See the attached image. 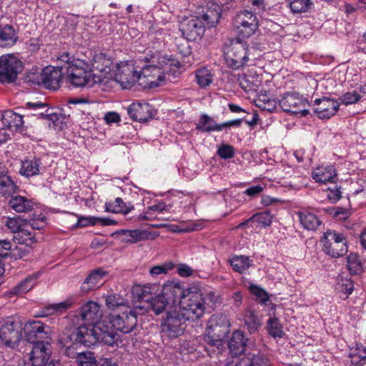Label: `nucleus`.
Returning a JSON list of instances; mask_svg holds the SVG:
<instances>
[{
    "instance_id": "obj_56",
    "label": "nucleus",
    "mask_w": 366,
    "mask_h": 366,
    "mask_svg": "<svg viewBox=\"0 0 366 366\" xmlns=\"http://www.w3.org/2000/svg\"><path fill=\"white\" fill-rule=\"evenodd\" d=\"M347 264L348 269L352 273H357L360 269V262L357 254L352 253L347 258Z\"/></svg>"
},
{
    "instance_id": "obj_29",
    "label": "nucleus",
    "mask_w": 366,
    "mask_h": 366,
    "mask_svg": "<svg viewBox=\"0 0 366 366\" xmlns=\"http://www.w3.org/2000/svg\"><path fill=\"white\" fill-rule=\"evenodd\" d=\"M272 221V215L269 212L257 213L244 222L240 223L237 228H243L245 225L251 224L256 228L268 227Z\"/></svg>"
},
{
    "instance_id": "obj_32",
    "label": "nucleus",
    "mask_w": 366,
    "mask_h": 366,
    "mask_svg": "<svg viewBox=\"0 0 366 366\" xmlns=\"http://www.w3.org/2000/svg\"><path fill=\"white\" fill-rule=\"evenodd\" d=\"M246 342L247 339L244 337V332L240 330H236L229 339L228 345L234 355H238L244 352Z\"/></svg>"
},
{
    "instance_id": "obj_44",
    "label": "nucleus",
    "mask_w": 366,
    "mask_h": 366,
    "mask_svg": "<svg viewBox=\"0 0 366 366\" xmlns=\"http://www.w3.org/2000/svg\"><path fill=\"white\" fill-rule=\"evenodd\" d=\"M167 210L164 202H159L147 208V211L138 216V220H153L156 218V212L161 213Z\"/></svg>"
},
{
    "instance_id": "obj_49",
    "label": "nucleus",
    "mask_w": 366,
    "mask_h": 366,
    "mask_svg": "<svg viewBox=\"0 0 366 366\" xmlns=\"http://www.w3.org/2000/svg\"><path fill=\"white\" fill-rule=\"evenodd\" d=\"M6 227L15 234L24 227H29L27 221L16 217L7 218L5 222Z\"/></svg>"
},
{
    "instance_id": "obj_55",
    "label": "nucleus",
    "mask_w": 366,
    "mask_h": 366,
    "mask_svg": "<svg viewBox=\"0 0 366 366\" xmlns=\"http://www.w3.org/2000/svg\"><path fill=\"white\" fill-rule=\"evenodd\" d=\"M354 289L353 283L350 280L341 278L338 280L336 290L345 295H350Z\"/></svg>"
},
{
    "instance_id": "obj_7",
    "label": "nucleus",
    "mask_w": 366,
    "mask_h": 366,
    "mask_svg": "<svg viewBox=\"0 0 366 366\" xmlns=\"http://www.w3.org/2000/svg\"><path fill=\"white\" fill-rule=\"evenodd\" d=\"M223 51L225 64L234 70L247 65L250 60L251 51L248 44L239 39L226 44Z\"/></svg>"
},
{
    "instance_id": "obj_30",
    "label": "nucleus",
    "mask_w": 366,
    "mask_h": 366,
    "mask_svg": "<svg viewBox=\"0 0 366 366\" xmlns=\"http://www.w3.org/2000/svg\"><path fill=\"white\" fill-rule=\"evenodd\" d=\"M18 39V32L12 26H0V47H11L16 43Z\"/></svg>"
},
{
    "instance_id": "obj_1",
    "label": "nucleus",
    "mask_w": 366,
    "mask_h": 366,
    "mask_svg": "<svg viewBox=\"0 0 366 366\" xmlns=\"http://www.w3.org/2000/svg\"><path fill=\"white\" fill-rule=\"evenodd\" d=\"M75 316L84 324L61 337L60 344L66 350L78 345L89 347L97 342L108 345L115 344V333L111 327L106 325V320H101L102 310L97 302H86L75 312Z\"/></svg>"
},
{
    "instance_id": "obj_52",
    "label": "nucleus",
    "mask_w": 366,
    "mask_h": 366,
    "mask_svg": "<svg viewBox=\"0 0 366 366\" xmlns=\"http://www.w3.org/2000/svg\"><path fill=\"white\" fill-rule=\"evenodd\" d=\"M250 293L254 295L262 304H265L269 300V294L262 287L254 284H250L249 287Z\"/></svg>"
},
{
    "instance_id": "obj_26",
    "label": "nucleus",
    "mask_w": 366,
    "mask_h": 366,
    "mask_svg": "<svg viewBox=\"0 0 366 366\" xmlns=\"http://www.w3.org/2000/svg\"><path fill=\"white\" fill-rule=\"evenodd\" d=\"M73 303V300L71 298H69L61 302L50 304L46 305L42 310L38 311L34 316L37 317H43L52 315H59L71 308Z\"/></svg>"
},
{
    "instance_id": "obj_36",
    "label": "nucleus",
    "mask_w": 366,
    "mask_h": 366,
    "mask_svg": "<svg viewBox=\"0 0 366 366\" xmlns=\"http://www.w3.org/2000/svg\"><path fill=\"white\" fill-rule=\"evenodd\" d=\"M197 129L203 132L222 131L221 124H217L211 117L206 114L201 115Z\"/></svg>"
},
{
    "instance_id": "obj_59",
    "label": "nucleus",
    "mask_w": 366,
    "mask_h": 366,
    "mask_svg": "<svg viewBox=\"0 0 366 366\" xmlns=\"http://www.w3.org/2000/svg\"><path fill=\"white\" fill-rule=\"evenodd\" d=\"M360 97V94L356 91L348 92L342 95L341 102L345 105L352 104L357 102Z\"/></svg>"
},
{
    "instance_id": "obj_43",
    "label": "nucleus",
    "mask_w": 366,
    "mask_h": 366,
    "mask_svg": "<svg viewBox=\"0 0 366 366\" xmlns=\"http://www.w3.org/2000/svg\"><path fill=\"white\" fill-rule=\"evenodd\" d=\"M106 305L112 310L120 309L122 311L125 310V307H129L127 300L117 294L107 296Z\"/></svg>"
},
{
    "instance_id": "obj_24",
    "label": "nucleus",
    "mask_w": 366,
    "mask_h": 366,
    "mask_svg": "<svg viewBox=\"0 0 366 366\" xmlns=\"http://www.w3.org/2000/svg\"><path fill=\"white\" fill-rule=\"evenodd\" d=\"M24 330L28 338L48 339L51 335L50 327L44 325L40 321H29L26 323Z\"/></svg>"
},
{
    "instance_id": "obj_11",
    "label": "nucleus",
    "mask_w": 366,
    "mask_h": 366,
    "mask_svg": "<svg viewBox=\"0 0 366 366\" xmlns=\"http://www.w3.org/2000/svg\"><path fill=\"white\" fill-rule=\"evenodd\" d=\"M321 242L323 251L332 257H342L347 252L348 247L346 238L342 234L334 230H328L325 232Z\"/></svg>"
},
{
    "instance_id": "obj_17",
    "label": "nucleus",
    "mask_w": 366,
    "mask_h": 366,
    "mask_svg": "<svg viewBox=\"0 0 366 366\" xmlns=\"http://www.w3.org/2000/svg\"><path fill=\"white\" fill-rule=\"evenodd\" d=\"M24 116H34L38 119H46L54 124L59 118L56 109L48 107L47 104L42 102H27L24 107Z\"/></svg>"
},
{
    "instance_id": "obj_60",
    "label": "nucleus",
    "mask_w": 366,
    "mask_h": 366,
    "mask_svg": "<svg viewBox=\"0 0 366 366\" xmlns=\"http://www.w3.org/2000/svg\"><path fill=\"white\" fill-rule=\"evenodd\" d=\"M326 193L327 199L332 202H336L341 198V192L337 185H334L332 188H328Z\"/></svg>"
},
{
    "instance_id": "obj_46",
    "label": "nucleus",
    "mask_w": 366,
    "mask_h": 366,
    "mask_svg": "<svg viewBox=\"0 0 366 366\" xmlns=\"http://www.w3.org/2000/svg\"><path fill=\"white\" fill-rule=\"evenodd\" d=\"M158 285L155 284H147L144 285H137L134 288V292L138 295V297L146 301L150 300V295L154 292H157Z\"/></svg>"
},
{
    "instance_id": "obj_6",
    "label": "nucleus",
    "mask_w": 366,
    "mask_h": 366,
    "mask_svg": "<svg viewBox=\"0 0 366 366\" xmlns=\"http://www.w3.org/2000/svg\"><path fill=\"white\" fill-rule=\"evenodd\" d=\"M183 320L195 321L205 312V300L202 290L196 285L187 288L186 295L176 308Z\"/></svg>"
},
{
    "instance_id": "obj_57",
    "label": "nucleus",
    "mask_w": 366,
    "mask_h": 366,
    "mask_svg": "<svg viewBox=\"0 0 366 366\" xmlns=\"http://www.w3.org/2000/svg\"><path fill=\"white\" fill-rule=\"evenodd\" d=\"M217 154L222 159H230L234 155V149L232 145L222 144L218 147Z\"/></svg>"
},
{
    "instance_id": "obj_51",
    "label": "nucleus",
    "mask_w": 366,
    "mask_h": 366,
    "mask_svg": "<svg viewBox=\"0 0 366 366\" xmlns=\"http://www.w3.org/2000/svg\"><path fill=\"white\" fill-rule=\"evenodd\" d=\"M174 267V264L172 262H164L161 265L152 267L149 270L151 277L155 278L159 275L166 274Z\"/></svg>"
},
{
    "instance_id": "obj_8",
    "label": "nucleus",
    "mask_w": 366,
    "mask_h": 366,
    "mask_svg": "<svg viewBox=\"0 0 366 366\" xmlns=\"http://www.w3.org/2000/svg\"><path fill=\"white\" fill-rule=\"evenodd\" d=\"M230 324L227 317L222 313L212 315L207 321L204 340L211 346L219 347L229 333Z\"/></svg>"
},
{
    "instance_id": "obj_3",
    "label": "nucleus",
    "mask_w": 366,
    "mask_h": 366,
    "mask_svg": "<svg viewBox=\"0 0 366 366\" xmlns=\"http://www.w3.org/2000/svg\"><path fill=\"white\" fill-rule=\"evenodd\" d=\"M156 59L155 56H152L149 60L146 58V61H151L152 64L143 67L139 72L140 84L149 89L163 85L166 81L167 75L169 79L171 75L176 77L180 74L181 64L179 61L163 58L162 61L158 62L159 65H156L154 64Z\"/></svg>"
},
{
    "instance_id": "obj_10",
    "label": "nucleus",
    "mask_w": 366,
    "mask_h": 366,
    "mask_svg": "<svg viewBox=\"0 0 366 366\" xmlns=\"http://www.w3.org/2000/svg\"><path fill=\"white\" fill-rule=\"evenodd\" d=\"M21 324L15 317L0 320V346L14 348L21 340Z\"/></svg>"
},
{
    "instance_id": "obj_15",
    "label": "nucleus",
    "mask_w": 366,
    "mask_h": 366,
    "mask_svg": "<svg viewBox=\"0 0 366 366\" xmlns=\"http://www.w3.org/2000/svg\"><path fill=\"white\" fill-rule=\"evenodd\" d=\"M186 320L182 318L177 309L167 311L166 317L161 324L162 331L170 338L177 337L183 334Z\"/></svg>"
},
{
    "instance_id": "obj_16",
    "label": "nucleus",
    "mask_w": 366,
    "mask_h": 366,
    "mask_svg": "<svg viewBox=\"0 0 366 366\" xmlns=\"http://www.w3.org/2000/svg\"><path fill=\"white\" fill-rule=\"evenodd\" d=\"M204 24L199 16H191L184 19L179 24L183 36L188 41H195L204 33Z\"/></svg>"
},
{
    "instance_id": "obj_34",
    "label": "nucleus",
    "mask_w": 366,
    "mask_h": 366,
    "mask_svg": "<svg viewBox=\"0 0 366 366\" xmlns=\"http://www.w3.org/2000/svg\"><path fill=\"white\" fill-rule=\"evenodd\" d=\"M349 357L352 366H362L366 361V349L361 344H356L350 349Z\"/></svg>"
},
{
    "instance_id": "obj_9",
    "label": "nucleus",
    "mask_w": 366,
    "mask_h": 366,
    "mask_svg": "<svg viewBox=\"0 0 366 366\" xmlns=\"http://www.w3.org/2000/svg\"><path fill=\"white\" fill-rule=\"evenodd\" d=\"M144 312V307H137L135 309L125 307L121 314H113L109 317V321H106V325L111 327V329L115 333V330L123 333L131 332L137 325V315ZM117 338L115 337V341Z\"/></svg>"
},
{
    "instance_id": "obj_33",
    "label": "nucleus",
    "mask_w": 366,
    "mask_h": 366,
    "mask_svg": "<svg viewBox=\"0 0 366 366\" xmlns=\"http://www.w3.org/2000/svg\"><path fill=\"white\" fill-rule=\"evenodd\" d=\"M9 206L16 212H27L34 207V202L23 196H13L9 200Z\"/></svg>"
},
{
    "instance_id": "obj_27",
    "label": "nucleus",
    "mask_w": 366,
    "mask_h": 366,
    "mask_svg": "<svg viewBox=\"0 0 366 366\" xmlns=\"http://www.w3.org/2000/svg\"><path fill=\"white\" fill-rule=\"evenodd\" d=\"M227 366H269V361L264 355L249 353Z\"/></svg>"
},
{
    "instance_id": "obj_23",
    "label": "nucleus",
    "mask_w": 366,
    "mask_h": 366,
    "mask_svg": "<svg viewBox=\"0 0 366 366\" xmlns=\"http://www.w3.org/2000/svg\"><path fill=\"white\" fill-rule=\"evenodd\" d=\"M107 272L101 268L91 272L81 285V291L88 293L99 288L104 282V277Z\"/></svg>"
},
{
    "instance_id": "obj_28",
    "label": "nucleus",
    "mask_w": 366,
    "mask_h": 366,
    "mask_svg": "<svg viewBox=\"0 0 366 366\" xmlns=\"http://www.w3.org/2000/svg\"><path fill=\"white\" fill-rule=\"evenodd\" d=\"M40 275V272H36L28 275L11 290V293L20 295L28 292L37 285L38 279Z\"/></svg>"
},
{
    "instance_id": "obj_62",
    "label": "nucleus",
    "mask_w": 366,
    "mask_h": 366,
    "mask_svg": "<svg viewBox=\"0 0 366 366\" xmlns=\"http://www.w3.org/2000/svg\"><path fill=\"white\" fill-rule=\"evenodd\" d=\"M264 190V187L258 184L252 186L250 187H248L244 192V194L250 197H255L258 195H259Z\"/></svg>"
},
{
    "instance_id": "obj_19",
    "label": "nucleus",
    "mask_w": 366,
    "mask_h": 366,
    "mask_svg": "<svg viewBox=\"0 0 366 366\" xmlns=\"http://www.w3.org/2000/svg\"><path fill=\"white\" fill-rule=\"evenodd\" d=\"M42 84L47 89L56 90L59 88L63 79L61 66H47L41 72Z\"/></svg>"
},
{
    "instance_id": "obj_64",
    "label": "nucleus",
    "mask_w": 366,
    "mask_h": 366,
    "mask_svg": "<svg viewBox=\"0 0 366 366\" xmlns=\"http://www.w3.org/2000/svg\"><path fill=\"white\" fill-rule=\"evenodd\" d=\"M11 248V243L7 239H0V257L7 256L8 252Z\"/></svg>"
},
{
    "instance_id": "obj_21",
    "label": "nucleus",
    "mask_w": 366,
    "mask_h": 366,
    "mask_svg": "<svg viewBox=\"0 0 366 366\" xmlns=\"http://www.w3.org/2000/svg\"><path fill=\"white\" fill-rule=\"evenodd\" d=\"M127 113L133 120L141 122L152 119L154 110L148 103L134 102L128 107Z\"/></svg>"
},
{
    "instance_id": "obj_20",
    "label": "nucleus",
    "mask_w": 366,
    "mask_h": 366,
    "mask_svg": "<svg viewBox=\"0 0 366 366\" xmlns=\"http://www.w3.org/2000/svg\"><path fill=\"white\" fill-rule=\"evenodd\" d=\"M51 345L49 342L37 341L30 352L29 360L32 366H41L49 360L51 355Z\"/></svg>"
},
{
    "instance_id": "obj_35",
    "label": "nucleus",
    "mask_w": 366,
    "mask_h": 366,
    "mask_svg": "<svg viewBox=\"0 0 366 366\" xmlns=\"http://www.w3.org/2000/svg\"><path fill=\"white\" fill-rule=\"evenodd\" d=\"M229 263L235 272L242 274L252 265V260L247 256L234 255L230 258Z\"/></svg>"
},
{
    "instance_id": "obj_41",
    "label": "nucleus",
    "mask_w": 366,
    "mask_h": 366,
    "mask_svg": "<svg viewBox=\"0 0 366 366\" xmlns=\"http://www.w3.org/2000/svg\"><path fill=\"white\" fill-rule=\"evenodd\" d=\"M207 9L202 17L203 21H207L209 24H214L219 21L221 13L219 6L212 2H208Z\"/></svg>"
},
{
    "instance_id": "obj_39",
    "label": "nucleus",
    "mask_w": 366,
    "mask_h": 366,
    "mask_svg": "<svg viewBox=\"0 0 366 366\" xmlns=\"http://www.w3.org/2000/svg\"><path fill=\"white\" fill-rule=\"evenodd\" d=\"M5 172V168L0 167V193L4 195L12 194L17 189L16 184Z\"/></svg>"
},
{
    "instance_id": "obj_22",
    "label": "nucleus",
    "mask_w": 366,
    "mask_h": 366,
    "mask_svg": "<svg viewBox=\"0 0 366 366\" xmlns=\"http://www.w3.org/2000/svg\"><path fill=\"white\" fill-rule=\"evenodd\" d=\"M315 112L320 119H329L339 109V103L334 99L324 97L315 100Z\"/></svg>"
},
{
    "instance_id": "obj_5",
    "label": "nucleus",
    "mask_w": 366,
    "mask_h": 366,
    "mask_svg": "<svg viewBox=\"0 0 366 366\" xmlns=\"http://www.w3.org/2000/svg\"><path fill=\"white\" fill-rule=\"evenodd\" d=\"M187 292V288H184L179 281H167L162 285L160 291L155 293V297L151 299L149 305L154 313L159 315L168 305H174L176 309Z\"/></svg>"
},
{
    "instance_id": "obj_12",
    "label": "nucleus",
    "mask_w": 366,
    "mask_h": 366,
    "mask_svg": "<svg viewBox=\"0 0 366 366\" xmlns=\"http://www.w3.org/2000/svg\"><path fill=\"white\" fill-rule=\"evenodd\" d=\"M21 69V61L14 54L2 55L0 57V82L14 81Z\"/></svg>"
},
{
    "instance_id": "obj_50",
    "label": "nucleus",
    "mask_w": 366,
    "mask_h": 366,
    "mask_svg": "<svg viewBox=\"0 0 366 366\" xmlns=\"http://www.w3.org/2000/svg\"><path fill=\"white\" fill-rule=\"evenodd\" d=\"M260 81L257 77L252 78L244 76L239 79L240 86L247 92L257 91L259 86Z\"/></svg>"
},
{
    "instance_id": "obj_14",
    "label": "nucleus",
    "mask_w": 366,
    "mask_h": 366,
    "mask_svg": "<svg viewBox=\"0 0 366 366\" xmlns=\"http://www.w3.org/2000/svg\"><path fill=\"white\" fill-rule=\"evenodd\" d=\"M234 24L239 35L243 38L251 36L259 25L256 15L247 10L239 12L234 18Z\"/></svg>"
},
{
    "instance_id": "obj_4",
    "label": "nucleus",
    "mask_w": 366,
    "mask_h": 366,
    "mask_svg": "<svg viewBox=\"0 0 366 366\" xmlns=\"http://www.w3.org/2000/svg\"><path fill=\"white\" fill-rule=\"evenodd\" d=\"M66 81L75 87H92L94 84L102 85V81H108L107 77L102 76L90 63L80 59H73L65 72Z\"/></svg>"
},
{
    "instance_id": "obj_40",
    "label": "nucleus",
    "mask_w": 366,
    "mask_h": 366,
    "mask_svg": "<svg viewBox=\"0 0 366 366\" xmlns=\"http://www.w3.org/2000/svg\"><path fill=\"white\" fill-rule=\"evenodd\" d=\"M40 162L36 159H26L22 162L20 174L29 177L39 174Z\"/></svg>"
},
{
    "instance_id": "obj_13",
    "label": "nucleus",
    "mask_w": 366,
    "mask_h": 366,
    "mask_svg": "<svg viewBox=\"0 0 366 366\" xmlns=\"http://www.w3.org/2000/svg\"><path fill=\"white\" fill-rule=\"evenodd\" d=\"M280 107L285 112L305 117L309 113V104L305 98L296 92H287L279 102Z\"/></svg>"
},
{
    "instance_id": "obj_38",
    "label": "nucleus",
    "mask_w": 366,
    "mask_h": 366,
    "mask_svg": "<svg viewBox=\"0 0 366 366\" xmlns=\"http://www.w3.org/2000/svg\"><path fill=\"white\" fill-rule=\"evenodd\" d=\"M297 214L304 228L308 230L316 229L320 224V221L317 217L308 211L299 212Z\"/></svg>"
},
{
    "instance_id": "obj_42",
    "label": "nucleus",
    "mask_w": 366,
    "mask_h": 366,
    "mask_svg": "<svg viewBox=\"0 0 366 366\" xmlns=\"http://www.w3.org/2000/svg\"><path fill=\"white\" fill-rule=\"evenodd\" d=\"M287 2L293 14L307 12L314 5L311 0H287Z\"/></svg>"
},
{
    "instance_id": "obj_45",
    "label": "nucleus",
    "mask_w": 366,
    "mask_h": 366,
    "mask_svg": "<svg viewBox=\"0 0 366 366\" xmlns=\"http://www.w3.org/2000/svg\"><path fill=\"white\" fill-rule=\"evenodd\" d=\"M196 81L202 88L209 86L213 81V74L211 70L207 67L197 69L196 71Z\"/></svg>"
},
{
    "instance_id": "obj_48",
    "label": "nucleus",
    "mask_w": 366,
    "mask_h": 366,
    "mask_svg": "<svg viewBox=\"0 0 366 366\" xmlns=\"http://www.w3.org/2000/svg\"><path fill=\"white\" fill-rule=\"evenodd\" d=\"M267 329L268 333L273 337H282L284 332L280 320L276 317H270L267 320Z\"/></svg>"
},
{
    "instance_id": "obj_18",
    "label": "nucleus",
    "mask_w": 366,
    "mask_h": 366,
    "mask_svg": "<svg viewBox=\"0 0 366 366\" xmlns=\"http://www.w3.org/2000/svg\"><path fill=\"white\" fill-rule=\"evenodd\" d=\"M114 235H120L123 242L134 244L145 240H154L159 235L158 232L148 229H119L113 233Z\"/></svg>"
},
{
    "instance_id": "obj_63",
    "label": "nucleus",
    "mask_w": 366,
    "mask_h": 366,
    "mask_svg": "<svg viewBox=\"0 0 366 366\" xmlns=\"http://www.w3.org/2000/svg\"><path fill=\"white\" fill-rule=\"evenodd\" d=\"M104 120L107 124L119 123L121 121L120 115L115 112H108L104 114Z\"/></svg>"
},
{
    "instance_id": "obj_25",
    "label": "nucleus",
    "mask_w": 366,
    "mask_h": 366,
    "mask_svg": "<svg viewBox=\"0 0 366 366\" xmlns=\"http://www.w3.org/2000/svg\"><path fill=\"white\" fill-rule=\"evenodd\" d=\"M312 176L315 182L326 184L327 182H334L337 173L333 165H322L316 167L312 171Z\"/></svg>"
},
{
    "instance_id": "obj_61",
    "label": "nucleus",
    "mask_w": 366,
    "mask_h": 366,
    "mask_svg": "<svg viewBox=\"0 0 366 366\" xmlns=\"http://www.w3.org/2000/svg\"><path fill=\"white\" fill-rule=\"evenodd\" d=\"M177 273L182 277H188L193 274L194 270L186 264H179L177 266Z\"/></svg>"
},
{
    "instance_id": "obj_2",
    "label": "nucleus",
    "mask_w": 366,
    "mask_h": 366,
    "mask_svg": "<svg viewBox=\"0 0 366 366\" xmlns=\"http://www.w3.org/2000/svg\"><path fill=\"white\" fill-rule=\"evenodd\" d=\"M92 65L102 76L107 77L102 86L112 87L119 84L123 89H130L141 79L139 72L134 68L132 61H123L114 64L110 58L102 53H94L92 57Z\"/></svg>"
},
{
    "instance_id": "obj_54",
    "label": "nucleus",
    "mask_w": 366,
    "mask_h": 366,
    "mask_svg": "<svg viewBox=\"0 0 366 366\" xmlns=\"http://www.w3.org/2000/svg\"><path fill=\"white\" fill-rule=\"evenodd\" d=\"M74 216L76 217L77 222L73 225V229L94 226L97 224V217L81 216L79 214H74Z\"/></svg>"
},
{
    "instance_id": "obj_53",
    "label": "nucleus",
    "mask_w": 366,
    "mask_h": 366,
    "mask_svg": "<svg viewBox=\"0 0 366 366\" xmlns=\"http://www.w3.org/2000/svg\"><path fill=\"white\" fill-rule=\"evenodd\" d=\"M76 360L79 366H98L97 360L92 352H79Z\"/></svg>"
},
{
    "instance_id": "obj_31",
    "label": "nucleus",
    "mask_w": 366,
    "mask_h": 366,
    "mask_svg": "<svg viewBox=\"0 0 366 366\" xmlns=\"http://www.w3.org/2000/svg\"><path fill=\"white\" fill-rule=\"evenodd\" d=\"M2 122L11 131H17L23 126V115L7 110L2 114Z\"/></svg>"
},
{
    "instance_id": "obj_58",
    "label": "nucleus",
    "mask_w": 366,
    "mask_h": 366,
    "mask_svg": "<svg viewBox=\"0 0 366 366\" xmlns=\"http://www.w3.org/2000/svg\"><path fill=\"white\" fill-rule=\"evenodd\" d=\"M123 200L120 197H117L113 202H106L105 209L107 212L120 214L122 212Z\"/></svg>"
},
{
    "instance_id": "obj_37",
    "label": "nucleus",
    "mask_w": 366,
    "mask_h": 366,
    "mask_svg": "<svg viewBox=\"0 0 366 366\" xmlns=\"http://www.w3.org/2000/svg\"><path fill=\"white\" fill-rule=\"evenodd\" d=\"M255 105L263 111L274 112L277 105V101L267 94H259L254 99Z\"/></svg>"
},
{
    "instance_id": "obj_47",
    "label": "nucleus",
    "mask_w": 366,
    "mask_h": 366,
    "mask_svg": "<svg viewBox=\"0 0 366 366\" xmlns=\"http://www.w3.org/2000/svg\"><path fill=\"white\" fill-rule=\"evenodd\" d=\"M29 227H24L14 236V240L19 244L31 246L35 242L34 235L29 230Z\"/></svg>"
}]
</instances>
